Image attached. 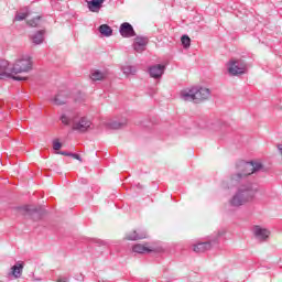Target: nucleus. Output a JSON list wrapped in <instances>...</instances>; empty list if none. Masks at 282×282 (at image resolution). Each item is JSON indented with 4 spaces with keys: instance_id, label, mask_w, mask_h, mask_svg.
<instances>
[{
    "instance_id": "1",
    "label": "nucleus",
    "mask_w": 282,
    "mask_h": 282,
    "mask_svg": "<svg viewBox=\"0 0 282 282\" xmlns=\"http://www.w3.org/2000/svg\"><path fill=\"white\" fill-rule=\"evenodd\" d=\"M237 173L231 175V182L234 186H239L237 193L231 197L229 204L236 208L243 206L250 199H254L258 187L256 184L248 182L249 175L259 173V171H265V167L261 162L257 161H240L236 164Z\"/></svg>"
},
{
    "instance_id": "2",
    "label": "nucleus",
    "mask_w": 282,
    "mask_h": 282,
    "mask_svg": "<svg viewBox=\"0 0 282 282\" xmlns=\"http://www.w3.org/2000/svg\"><path fill=\"white\" fill-rule=\"evenodd\" d=\"M182 100L185 102H195L199 105V102H204V100H208L210 98V89L204 87H192L189 89L183 90L181 93Z\"/></svg>"
},
{
    "instance_id": "3",
    "label": "nucleus",
    "mask_w": 282,
    "mask_h": 282,
    "mask_svg": "<svg viewBox=\"0 0 282 282\" xmlns=\"http://www.w3.org/2000/svg\"><path fill=\"white\" fill-rule=\"evenodd\" d=\"M10 72L11 74H28V72H32V57L30 55L18 57Z\"/></svg>"
},
{
    "instance_id": "4",
    "label": "nucleus",
    "mask_w": 282,
    "mask_h": 282,
    "mask_svg": "<svg viewBox=\"0 0 282 282\" xmlns=\"http://www.w3.org/2000/svg\"><path fill=\"white\" fill-rule=\"evenodd\" d=\"M224 235H226V229L214 232L209 240L194 245V252H206V250H210L214 243H219V238L224 237Z\"/></svg>"
},
{
    "instance_id": "5",
    "label": "nucleus",
    "mask_w": 282,
    "mask_h": 282,
    "mask_svg": "<svg viewBox=\"0 0 282 282\" xmlns=\"http://www.w3.org/2000/svg\"><path fill=\"white\" fill-rule=\"evenodd\" d=\"M15 210H20L22 215H28L32 217L34 221H39L45 215V208L43 207H34L32 205H25L22 207H15Z\"/></svg>"
},
{
    "instance_id": "6",
    "label": "nucleus",
    "mask_w": 282,
    "mask_h": 282,
    "mask_svg": "<svg viewBox=\"0 0 282 282\" xmlns=\"http://www.w3.org/2000/svg\"><path fill=\"white\" fill-rule=\"evenodd\" d=\"M228 73L231 76H241L246 74V63L241 59H232L229 62Z\"/></svg>"
},
{
    "instance_id": "7",
    "label": "nucleus",
    "mask_w": 282,
    "mask_h": 282,
    "mask_svg": "<svg viewBox=\"0 0 282 282\" xmlns=\"http://www.w3.org/2000/svg\"><path fill=\"white\" fill-rule=\"evenodd\" d=\"M91 129V121L86 117H82L79 121L73 123V131L85 133Z\"/></svg>"
},
{
    "instance_id": "8",
    "label": "nucleus",
    "mask_w": 282,
    "mask_h": 282,
    "mask_svg": "<svg viewBox=\"0 0 282 282\" xmlns=\"http://www.w3.org/2000/svg\"><path fill=\"white\" fill-rule=\"evenodd\" d=\"M119 34L123 39H133V36H135V30L133 29V25H131V23L123 22L119 28Z\"/></svg>"
},
{
    "instance_id": "9",
    "label": "nucleus",
    "mask_w": 282,
    "mask_h": 282,
    "mask_svg": "<svg viewBox=\"0 0 282 282\" xmlns=\"http://www.w3.org/2000/svg\"><path fill=\"white\" fill-rule=\"evenodd\" d=\"M148 44H149V37L137 36L134 39L133 50H134V52H138L140 54V53L144 52Z\"/></svg>"
},
{
    "instance_id": "10",
    "label": "nucleus",
    "mask_w": 282,
    "mask_h": 282,
    "mask_svg": "<svg viewBox=\"0 0 282 282\" xmlns=\"http://www.w3.org/2000/svg\"><path fill=\"white\" fill-rule=\"evenodd\" d=\"M124 239H127V241H138L140 239H147V230L144 229L133 230L131 232H128Z\"/></svg>"
},
{
    "instance_id": "11",
    "label": "nucleus",
    "mask_w": 282,
    "mask_h": 282,
    "mask_svg": "<svg viewBox=\"0 0 282 282\" xmlns=\"http://www.w3.org/2000/svg\"><path fill=\"white\" fill-rule=\"evenodd\" d=\"M165 69H166V66H164L162 64H156V65L149 67V74H150L151 78H162Z\"/></svg>"
},
{
    "instance_id": "12",
    "label": "nucleus",
    "mask_w": 282,
    "mask_h": 282,
    "mask_svg": "<svg viewBox=\"0 0 282 282\" xmlns=\"http://www.w3.org/2000/svg\"><path fill=\"white\" fill-rule=\"evenodd\" d=\"M253 235L258 241H268V237H270V230L261 228L260 226H256L253 228Z\"/></svg>"
},
{
    "instance_id": "13",
    "label": "nucleus",
    "mask_w": 282,
    "mask_h": 282,
    "mask_svg": "<svg viewBox=\"0 0 282 282\" xmlns=\"http://www.w3.org/2000/svg\"><path fill=\"white\" fill-rule=\"evenodd\" d=\"M23 268H25V263L21 261L17 262L13 267H11L9 276H13L14 279H21V274H23Z\"/></svg>"
},
{
    "instance_id": "14",
    "label": "nucleus",
    "mask_w": 282,
    "mask_h": 282,
    "mask_svg": "<svg viewBox=\"0 0 282 282\" xmlns=\"http://www.w3.org/2000/svg\"><path fill=\"white\" fill-rule=\"evenodd\" d=\"M86 3L90 12H99L100 8H102V4L105 3V0H86Z\"/></svg>"
},
{
    "instance_id": "15",
    "label": "nucleus",
    "mask_w": 282,
    "mask_h": 282,
    "mask_svg": "<svg viewBox=\"0 0 282 282\" xmlns=\"http://www.w3.org/2000/svg\"><path fill=\"white\" fill-rule=\"evenodd\" d=\"M69 98V93L67 91H59L55 98L53 99V102L57 106L61 105H67V100Z\"/></svg>"
},
{
    "instance_id": "16",
    "label": "nucleus",
    "mask_w": 282,
    "mask_h": 282,
    "mask_svg": "<svg viewBox=\"0 0 282 282\" xmlns=\"http://www.w3.org/2000/svg\"><path fill=\"white\" fill-rule=\"evenodd\" d=\"M34 45H41L45 41V30H41L31 35Z\"/></svg>"
},
{
    "instance_id": "17",
    "label": "nucleus",
    "mask_w": 282,
    "mask_h": 282,
    "mask_svg": "<svg viewBox=\"0 0 282 282\" xmlns=\"http://www.w3.org/2000/svg\"><path fill=\"white\" fill-rule=\"evenodd\" d=\"M132 251L138 254H149V252H153V249L147 247V245L138 243L132 247Z\"/></svg>"
},
{
    "instance_id": "18",
    "label": "nucleus",
    "mask_w": 282,
    "mask_h": 282,
    "mask_svg": "<svg viewBox=\"0 0 282 282\" xmlns=\"http://www.w3.org/2000/svg\"><path fill=\"white\" fill-rule=\"evenodd\" d=\"M124 127H127V119H123L122 121H111L107 123V128L113 130L124 129Z\"/></svg>"
},
{
    "instance_id": "19",
    "label": "nucleus",
    "mask_w": 282,
    "mask_h": 282,
    "mask_svg": "<svg viewBox=\"0 0 282 282\" xmlns=\"http://www.w3.org/2000/svg\"><path fill=\"white\" fill-rule=\"evenodd\" d=\"M99 32L102 34V36H111L113 34V29H111V26L108 24H101L99 26Z\"/></svg>"
},
{
    "instance_id": "20",
    "label": "nucleus",
    "mask_w": 282,
    "mask_h": 282,
    "mask_svg": "<svg viewBox=\"0 0 282 282\" xmlns=\"http://www.w3.org/2000/svg\"><path fill=\"white\" fill-rule=\"evenodd\" d=\"M91 80H105L107 78V73L101 70H95L90 74Z\"/></svg>"
},
{
    "instance_id": "21",
    "label": "nucleus",
    "mask_w": 282,
    "mask_h": 282,
    "mask_svg": "<svg viewBox=\"0 0 282 282\" xmlns=\"http://www.w3.org/2000/svg\"><path fill=\"white\" fill-rule=\"evenodd\" d=\"M122 72L126 76H133L137 72L135 69V66H131V65H126V66H122Z\"/></svg>"
},
{
    "instance_id": "22",
    "label": "nucleus",
    "mask_w": 282,
    "mask_h": 282,
    "mask_svg": "<svg viewBox=\"0 0 282 282\" xmlns=\"http://www.w3.org/2000/svg\"><path fill=\"white\" fill-rule=\"evenodd\" d=\"M30 17V10L26 8L25 12H18L15 14L14 21H25Z\"/></svg>"
},
{
    "instance_id": "23",
    "label": "nucleus",
    "mask_w": 282,
    "mask_h": 282,
    "mask_svg": "<svg viewBox=\"0 0 282 282\" xmlns=\"http://www.w3.org/2000/svg\"><path fill=\"white\" fill-rule=\"evenodd\" d=\"M12 73H8V66H1L0 65V78L3 80V78H11Z\"/></svg>"
},
{
    "instance_id": "24",
    "label": "nucleus",
    "mask_w": 282,
    "mask_h": 282,
    "mask_svg": "<svg viewBox=\"0 0 282 282\" xmlns=\"http://www.w3.org/2000/svg\"><path fill=\"white\" fill-rule=\"evenodd\" d=\"M40 24H41V15H37L32 20L28 21V25H30V28H39Z\"/></svg>"
},
{
    "instance_id": "25",
    "label": "nucleus",
    "mask_w": 282,
    "mask_h": 282,
    "mask_svg": "<svg viewBox=\"0 0 282 282\" xmlns=\"http://www.w3.org/2000/svg\"><path fill=\"white\" fill-rule=\"evenodd\" d=\"M181 42H182L183 47H185V50L191 47V37L188 35H183L181 37Z\"/></svg>"
},
{
    "instance_id": "26",
    "label": "nucleus",
    "mask_w": 282,
    "mask_h": 282,
    "mask_svg": "<svg viewBox=\"0 0 282 282\" xmlns=\"http://www.w3.org/2000/svg\"><path fill=\"white\" fill-rule=\"evenodd\" d=\"M61 147H63V143L58 141V139H55L53 141V149L54 151H59Z\"/></svg>"
},
{
    "instance_id": "27",
    "label": "nucleus",
    "mask_w": 282,
    "mask_h": 282,
    "mask_svg": "<svg viewBox=\"0 0 282 282\" xmlns=\"http://www.w3.org/2000/svg\"><path fill=\"white\" fill-rule=\"evenodd\" d=\"M61 120H62L63 124H69V122H72V119H69L65 115H62Z\"/></svg>"
},
{
    "instance_id": "28",
    "label": "nucleus",
    "mask_w": 282,
    "mask_h": 282,
    "mask_svg": "<svg viewBox=\"0 0 282 282\" xmlns=\"http://www.w3.org/2000/svg\"><path fill=\"white\" fill-rule=\"evenodd\" d=\"M70 158H73L74 160H78V162H83V158H80L79 154L70 152Z\"/></svg>"
},
{
    "instance_id": "29",
    "label": "nucleus",
    "mask_w": 282,
    "mask_h": 282,
    "mask_svg": "<svg viewBox=\"0 0 282 282\" xmlns=\"http://www.w3.org/2000/svg\"><path fill=\"white\" fill-rule=\"evenodd\" d=\"M72 152H67V151H58L57 155H65L66 158H70Z\"/></svg>"
},
{
    "instance_id": "30",
    "label": "nucleus",
    "mask_w": 282,
    "mask_h": 282,
    "mask_svg": "<svg viewBox=\"0 0 282 282\" xmlns=\"http://www.w3.org/2000/svg\"><path fill=\"white\" fill-rule=\"evenodd\" d=\"M13 80H25V77H21V76H12L11 77Z\"/></svg>"
},
{
    "instance_id": "31",
    "label": "nucleus",
    "mask_w": 282,
    "mask_h": 282,
    "mask_svg": "<svg viewBox=\"0 0 282 282\" xmlns=\"http://www.w3.org/2000/svg\"><path fill=\"white\" fill-rule=\"evenodd\" d=\"M96 243L99 246H107V242L105 240H97Z\"/></svg>"
},
{
    "instance_id": "32",
    "label": "nucleus",
    "mask_w": 282,
    "mask_h": 282,
    "mask_svg": "<svg viewBox=\"0 0 282 282\" xmlns=\"http://www.w3.org/2000/svg\"><path fill=\"white\" fill-rule=\"evenodd\" d=\"M82 184H87V181L85 178H82Z\"/></svg>"
}]
</instances>
